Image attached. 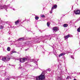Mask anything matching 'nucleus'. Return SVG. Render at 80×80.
I'll return each mask as SVG.
<instances>
[{
	"mask_svg": "<svg viewBox=\"0 0 80 80\" xmlns=\"http://www.w3.org/2000/svg\"><path fill=\"white\" fill-rule=\"evenodd\" d=\"M76 15H80V10H78L75 12Z\"/></svg>",
	"mask_w": 80,
	"mask_h": 80,
	"instance_id": "5",
	"label": "nucleus"
},
{
	"mask_svg": "<svg viewBox=\"0 0 80 80\" xmlns=\"http://www.w3.org/2000/svg\"><path fill=\"white\" fill-rule=\"evenodd\" d=\"M3 29V26H0V29Z\"/></svg>",
	"mask_w": 80,
	"mask_h": 80,
	"instance_id": "17",
	"label": "nucleus"
},
{
	"mask_svg": "<svg viewBox=\"0 0 80 80\" xmlns=\"http://www.w3.org/2000/svg\"><path fill=\"white\" fill-rule=\"evenodd\" d=\"M70 37V35H67L64 37V38H65V39H67Z\"/></svg>",
	"mask_w": 80,
	"mask_h": 80,
	"instance_id": "7",
	"label": "nucleus"
},
{
	"mask_svg": "<svg viewBox=\"0 0 80 80\" xmlns=\"http://www.w3.org/2000/svg\"><path fill=\"white\" fill-rule=\"evenodd\" d=\"M69 76H68L67 78L66 79H69Z\"/></svg>",
	"mask_w": 80,
	"mask_h": 80,
	"instance_id": "20",
	"label": "nucleus"
},
{
	"mask_svg": "<svg viewBox=\"0 0 80 80\" xmlns=\"http://www.w3.org/2000/svg\"><path fill=\"white\" fill-rule=\"evenodd\" d=\"M6 58L7 62V61H10V57L8 56H7L6 57Z\"/></svg>",
	"mask_w": 80,
	"mask_h": 80,
	"instance_id": "6",
	"label": "nucleus"
},
{
	"mask_svg": "<svg viewBox=\"0 0 80 80\" xmlns=\"http://www.w3.org/2000/svg\"><path fill=\"white\" fill-rule=\"evenodd\" d=\"M45 78V74L42 72V73L38 76L36 77V80H44Z\"/></svg>",
	"mask_w": 80,
	"mask_h": 80,
	"instance_id": "1",
	"label": "nucleus"
},
{
	"mask_svg": "<svg viewBox=\"0 0 80 80\" xmlns=\"http://www.w3.org/2000/svg\"><path fill=\"white\" fill-rule=\"evenodd\" d=\"M19 23V20H18L16 21L15 22V24L16 25L18 24Z\"/></svg>",
	"mask_w": 80,
	"mask_h": 80,
	"instance_id": "10",
	"label": "nucleus"
},
{
	"mask_svg": "<svg viewBox=\"0 0 80 80\" xmlns=\"http://www.w3.org/2000/svg\"><path fill=\"white\" fill-rule=\"evenodd\" d=\"M23 40V38H20L18 39V40L19 41H22V40Z\"/></svg>",
	"mask_w": 80,
	"mask_h": 80,
	"instance_id": "12",
	"label": "nucleus"
},
{
	"mask_svg": "<svg viewBox=\"0 0 80 80\" xmlns=\"http://www.w3.org/2000/svg\"><path fill=\"white\" fill-rule=\"evenodd\" d=\"M47 25L48 27H49V26H50V22H47Z\"/></svg>",
	"mask_w": 80,
	"mask_h": 80,
	"instance_id": "16",
	"label": "nucleus"
},
{
	"mask_svg": "<svg viewBox=\"0 0 80 80\" xmlns=\"http://www.w3.org/2000/svg\"><path fill=\"white\" fill-rule=\"evenodd\" d=\"M77 31L78 32H80V27L78 29Z\"/></svg>",
	"mask_w": 80,
	"mask_h": 80,
	"instance_id": "15",
	"label": "nucleus"
},
{
	"mask_svg": "<svg viewBox=\"0 0 80 80\" xmlns=\"http://www.w3.org/2000/svg\"><path fill=\"white\" fill-rule=\"evenodd\" d=\"M2 61H3L4 62H7V60L6 59V57L2 58Z\"/></svg>",
	"mask_w": 80,
	"mask_h": 80,
	"instance_id": "9",
	"label": "nucleus"
},
{
	"mask_svg": "<svg viewBox=\"0 0 80 80\" xmlns=\"http://www.w3.org/2000/svg\"><path fill=\"white\" fill-rule=\"evenodd\" d=\"M2 22V20H1V19L0 18V22Z\"/></svg>",
	"mask_w": 80,
	"mask_h": 80,
	"instance_id": "22",
	"label": "nucleus"
},
{
	"mask_svg": "<svg viewBox=\"0 0 80 80\" xmlns=\"http://www.w3.org/2000/svg\"><path fill=\"white\" fill-rule=\"evenodd\" d=\"M41 17H42L43 18L44 17H45V15H42L41 16Z\"/></svg>",
	"mask_w": 80,
	"mask_h": 80,
	"instance_id": "19",
	"label": "nucleus"
},
{
	"mask_svg": "<svg viewBox=\"0 0 80 80\" xmlns=\"http://www.w3.org/2000/svg\"><path fill=\"white\" fill-rule=\"evenodd\" d=\"M27 58H21L20 59L19 61L21 63H23V62H25V61L27 60Z\"/></svg>",
	"mask_w": 80,
	"mask_h": 80,
	"instance_id": "2",
	"label": "nucleus"
},
{
	"mask_svg": "<svg viewBox=\"0 0 80 80\" xmlns=\"http://www.w3.org/2000/svg\"><path fill=\"white\" fill-rule=\"evenodd\" d=\"M53 30L55 32H58V30H59V29L56 27H53Z\"/></svg>",
	"mask_w": 80,
	"mask_h": 80,
	"instance_id": "3",
	"label": "nucleus"
},
{
	"mask_svg": "<svg viewBox=\"0 0 80 80\" xmlns=\"http://www.w3.org/2000/svg\"><path fill=\"white\" fill-rule=\"evenodd\" d=\"M63 27H67L68 26V24H65L63 25Z\"/></svg>",
	"mask_w": 80,
	"mask_h": 80,
	"instance_id": "11",
	"label": "nucleus"
},
{
	"mask_svg": "<svg viewBox=\"0 0 80 80\" xmlns=\"http://www.w3.org/2000/svg\"><path fill=\"white\" fill-rule=\"evenodd\" d=\"M65 55V53H62L58 55L59 57H62V56H63V55Z\"/></svg>",
	"mask_w": 80,
	"mask_h": 80,
	"instance_id": "8",
	"label": "nucleus"
},
{
	"mask_svg": "<svg viewBox=\"0 0 80 80\" xmlns=\"http://www.w3.org/2000/svg\"><path fill=\"white\" fill-rule=\"evenodd\" d=\"M38 18H39V17H38V16L35 17V19L36 20H38Z\"/></svg>",
	"mask_w": 80,
	"mask_h": 80,
	"instance_id": "13",
	"label": "nucleus"
},
{
	"mask_svg": "<svg viewBox=\"0 0 80 80\" xmlns=\"http://www.w3.org/2000/svg\"><path fill=\"white\" fill-rule=\"evenodd\" d=\"M57 8V5H55L54 6H53L51 8V10L52 11H53V9H55Z\"/></svg>",
	"mask_w": 80,
	"mask_h": 80,
	"instance_id": "4",
	"label": "nucleus"
},
{
	"mask_svg": "<svg viewBox=\"0 0 80 80\" xmlns=\"http://www.w3.org/2000/svg\"><path fill=\"white\" fill-rule=\"evenodd\" d=\"M52 12H50V13H52V11L51 10Z\"/></svg>",
	"mask_w": 80,
	"mask_h": 80,
	"instance_id": "21",
	"label": "nucleus"
},
{
	"mask_svg": "<svg viewBox=\"0 0 80 80\" xmlns=\"http://www.w3.org/2000/svg\"><path fill=\"white\" fill-rule=\"evenodd\" d=\"M71 58H72V59H74V57L73 56H71Z\"/></svg>",
	"mask_w": 80,
	"mask_h": 80,
	"instance_id": "18",
	"label": "nucleus"
},
{
	"mask_svg": "<svg viewBox=\"0 0 80 80\" xmlns=\"http://www.w3.org/2000/svg\"><path fill=\"white\" fill-rule=\"evenodd\" d=\"M8 80H9V79H8Z\"/></svg>",
	"mask_w": 80,
	"mask_h": 80,
	"instance_id": "23",
	"label": "nucleus"
},
{
	"mask_svg": "<svg viewBox=\"0 0 80 80\" xmlns=\"http://www.w3.org/2000/svg\"><path fill=\"white\" fill-rule=\"evenodd\" d=\"M7 50H8V51H10V48L9 47H8Z\"/></svg>",
	"mask_w": 80,
	"mask_h": 80,
	"instance_id": "14",
	"label": "nucleus"
}]
</instances>
